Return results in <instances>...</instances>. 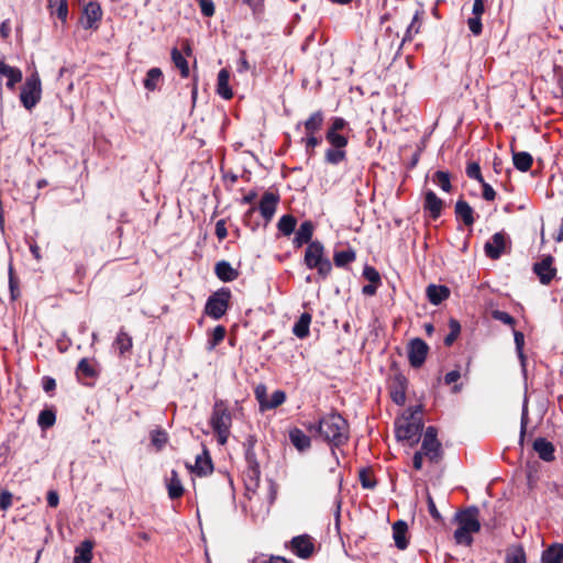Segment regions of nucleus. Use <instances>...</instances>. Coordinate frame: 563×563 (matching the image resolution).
Masks as SVG:
<instances>
[{"label":"nucleus","instance_id":"nucleus-41","mask_svg":"<svg viewBox=\"0 0 563 563\" xmlns=\"http://www.w3.org/2000/svg\"><path fill=\"white\" fill-rule=\"evenodd\" d=\"M346 158V152L342 148L331 147L328 148L324 155V159L328 164L336 165Z\"/></svg>","mask_w":563,"mask_h":563},{"label":"nucleus","instance_id":"nucleus-62","mask_svg":"<svg viewBox=\"0 0 563 563\" xmlns=\"http://www.w3.org/2000/svg\"><path fill=\"white\" fill-rule=\"evenodd\" d=\"M360 481L364 488H374L376 482L372 479L371 474L366 470L360 472Z\"/></svg>","mask_w":563,"mask_h":563},{"label":"nucleus","instance_id":"nucleus-39","mask_svg":"<svg viewBox=\"0 0 563 563\" xmlns=\"http://www.w3.org/2000/svg\"><path fill=\"white\" fill-rule=\"evenodd\" d=\"M162 77L163 73L159 68H151L144 79V87L150 91H154L157 88L158 82L162 80Z\"/></svg>","mask_w":563,"mask_h":563},{"label":"nucleus","instance_id":"nucleus-36","mask_svg":"<svg viewBox=\"0 0 563 563\" xmlns=\"http://www.w3.org/2000/svg\"><path fill=\"white\" fill-rule=\"evenodd\" d=\"M48 9L52 14H55L63 22L66 21L68 15L67 0H48Z\"/></svg>","mask_w":563,"mask_h":563},{"label":"nucleus","instance_id":"nucleus-61","mask_svg":"<svg viewBox=\"0 0 563 563\" xmlns=\"http://www.w3.org/2000/svg\"><path fill=\"white\" fill-rule=\"evenodd\" d=\"M305 143L306 151L308 153L312 152V150L321 143V140L317 137L314 134H307L306 139H302Z\"/></svg>","mask_w":563,"mask_h":563},{"label":"nucleus","instance_id":"nucleus-4","mask_svg":"<svg viewBox=\"0 0 563 563\" xmlns=\"http://www.w3.org/2000/svg\"><path fill=\"white\" fill-rule=\"evenodd\" d=\"M305 264L309 269H317L323 279L329 276L332 271V264L324 256V246L320 241H312L308 244L305 252Z\"/></svg>","mask_w":563,"mask_h":563},{"label":"nucleus","instance_id":"nucleus-57","mask_svg":"<svg viewBox=\"0 0 563 563\" xmlns=\"http://www.w3.org/2000/svg\"><path fill=\"white\" fill-rule=\"evenodd\" d=\"M77 374H82L86 377H93L96 372L87 358H81L77 365Z\"/></svg>","mask_w":563,"mask_h":563},{"label":"nucleus","instance_id":"nucleus-63","mask_svg":"<svg viewBox=\"0 0 563 563\" xmlns=\"http://www.w3.org/2000/svg\"><path fill=\"white\" fill-rule=\"evenodd\" d=\"M427 503H428V510H429L431 517L434 520L440 521L442 519V517H441L439 510L437 509L434 500L430 494H428V496H427Z\"/></svg>","mask_w":563,"mask_h":563},{"label":"nucleus","instance_id":"nucleus-20","mask_svg":"<svg viewBox=\"0 0 563 563\" xmlns=\"http://www.w3.org/2000/svg\"><path fill=\"white\" fill-rule=\"evenodd\" d=\"M533 450L537 452L539 457L545 462L554 460V445L545 438H538L533 442Z\"/></svg>","mask_w":563,"mask_h":563},{"label":"nucleus","instance_id":"nucleus-46","mask_svg":"<svg viewBox=\"0 0 563 563\" xmlns=\"http://www.w3.org/2000/svg\"><path fill=\"white\" fill-rule=\"evenodd\" d=\"M325 139L332 147L344 150L347 145V139L344 135L334 133L333 131H327Z\"/></svg>","mask_w":563,"mask_h":563},{"label":"nucleus","instance_id":"nucleus-13","mask_svg":"<svg viewBox=\"0 0 563 563\" xmlns=\"http://www.w3.org/2000/svg\"><path fill=\"white\" fill-rule=\"evenodd\" d=\"M279 199V195L273 191H265L262 196L258 211L266 221H271L274 217Z\"/></svg>","mask_w":563,"mask_h":563},{"label":"nucleus","instance_id":"nucleus-49","mask_svg":"<svg viewBox=\"0 0 563 563\" xmlns=\"http://www.w3.org/2000/svg\"><path fill=\"white\" fill-rule=\"evenodd\" d=\"M167 433L162 429H156L151 432V441L158 450L167 443Z\"/></svg>","mask_w":563,"mask_h":563},{"label":"nucleus","instance_id":"nucleus-17","mask_svg":"<svg viewBox=\"0 0 563 563\" xmlns=\"http://www.w3.org/2000/svg\"><path fill=\"white\" fill-rule=\"evenodd\" d=\"M443 200L440 199L434 191L428 190L424 195L423 208L430 212L432 219H438L441 216L443 208Z\"/></svg>","mask_w":563,"mask_h":563},{"label":"nucleus","instance_id":"nucleus-21","mask_svg":"<svg viewBox=\"0 0 563 563\" xmlns=\"http://www.w3.org/2000/svg\"><path fill=\"white\" fill-rule=\"evenodd\" d=\"M313 224L311 221H305L300 224L299 229L296 231L294 238V246L301 247L303 244H309L313 234Z\"/></svg>","mask_w":563,"mask_h":563},{"label":"nucleus","instance_id":"nucleus-29","mask_svg":"<svg viewBox=\"0 0 563 563\" xmlns=\"http://www.w3.org/2000/svg\"><path fill=\"white\" fill-rule=\"evenodd\" d=\"M324 122V114L321 110H318L310 114V117L303 122L306 134H316L321 130Z\"/></svg>","mask_w":563,"mask_h":563},{"label":"nucleus","instance_id":"nucleus-50","mask_svg":"<svg viewBox=\"0 0 563 563\" xmlns=\"http://www.w3.org/2000/svg\"><path fill=\"white\" fill-rule=\"evenodd\" d=\"M505 563H526V553L521 547L507 553Z\"/></svg>","mask_w":563,"mask_h":563},{"label":"nucleus","instance_id":"nucleus-47","mask_svg":"<svg viewBox=\"0 0 563 563\" xmlns=\"http://www.w3.org/2000/svg\"><path fill=\"white\" fill-rule=\"evenodd\" d=\"M225 336V328L223 325H217L211 334V338L208 341V349L213 350L218 344H220Z\"/></svg>","mask_w":563,"mask_h":563},{"label":"nucleus","instance_id":"nucleus-59","mask_svg":"<svg viewBox=\"0 0 563 563\" xmlns=\"http://www.w3.org/2000/svg\"><path fill=\"white\" fill-rule=\"evenodd\" d=\"M13 495L9 490L0 492V509L8 510L12 506Z\"/></svg>","mask_w":563,"mask_h":563},{"label":"nucleus","instance_id":"nucleus-32","mask_svg":"<svg viewBox=\"0 0 563 563\" xmlns=\"http://www.w3.org/2000/svg\"><path fill=\"white\" fill-rule=\"evenodd\" d=\"M514 166L520 172H528L533 163L531 154L528 152H515L512 150Z\"/></svg>","mask_w":563,"mask_h":563},{"label":"nucleus","instance_id":"nucleus-9","mask_svg":"<svg viewBox=\"0 0 563 563\" xmlns=\"http://www.w3.org/2000/svg\"><path fill=\"white\" fill-rule=\"evenodd\" d=\"M511 241L504 232L495 233L484 245L485 254L490 260H498L503 253L510 249Z\"/></svg>","mask_w":563,"mask_h":563},{"label":"nucleus","instance_id":"nucleus-12","mask_svg":"<svg viewBox=\"0 0 563 563\" xmlns=\"http://www.w3.org/2000/svg\"><path fill=\"white\" fill-rule=\"evenodd\" d=\"M290 549L298 558L309 559L314 552V544L309 534H301L291 539Z\"/></svg>","mask_w":563,"mask_h":563},{"label":"nucleus","instance_id":"nucleus-26","mask_svg":"<svg viewBox=\"0 0 563 563\" xmlns=\"http://www.w3.org/2000/svg\"><path fill=\"white\" fill-rule=\"evenodd\" d=\"M563 562V544L553 543L543 551L541 563H562Z\"/></svg>","mask_w":563,"mask_h":563},{"label":"nucleus","instance_id":"nucleus-3","mask_svg":"<svg viewBox=\"0 0 563 563\" xmlns=\"http://www.w3.org/2000/svg\"><path fill=\"white\" fill-rule=\"evenodd\" d=\"M421 413L422 407L417 406L408 417H404L401 421L396 423V438L398 440L411 441V445L419 441L423 428Z\"/></svg>","mask_w":563,"mask_h":563},{"label":"nucleus","instance_id":"nucleus-40","mask_svg":"<svg viewBox=\"0 0 563 563\" xmlns=\"http://www.w3.org/2000/svg\"><path fill=\"white\" fill-rule=\"evenodd\" d=\"M356 254L355 251L352 249L339 251L334 253L333 261L335 266L338 267H344L347 264L355 261Z\"/></svg>","mask_w":563,"mask_h":563},{"label":"nucleus","instance_id":"nucleus-10","mask_svg":"<svg viewBox=\"0 0 563 563\" xmlns=\"http://www.w3.org/2000/svg\"><path fill=\"white\" fill-rule=\"evenodd\" d=\"M553 263L554 257L552 255H544L541 261L533 264L532 271L542 285H549L556 276L558 271Z\"/></svg>","mask_w":563,"mask_h":563},{"label":"nucleus","instance_id":"nucleus-35","mask_svg":"<svg viewBox=\"0 0 563 563\" xmlns=\"http://www.w3.org/2000/svg\"><path fill=\"white\" fill-rule=\"evenodd\" d=\"M296 225L297 219L291 214H285L279 219L277 223V229L285 236H289L291 233L295 232Z\"/></svg>","mask_w":563,"mask_h":563},{"label":"nucleus","instance_id":"nucleus-6","mask_svg":"<svg viewBox=\"0 0 563 563\" xmlns=\"http://www.w3.org/2000/svg\"><path fill=\"white\" fill-rule=\"evenodd\" d=\"M245 449V461L247 467L244 471V483L249 492H256L260 487L261 482V468L254 451V440L249 439L244 444Z\"/></svg>","mask_w":563,"mask_h":563},{"label":"nucleus","instance_id":"nucleus-25","mask_svg":"<svg viewBox=\"0 0 563 563\" xmlns=\"http://www.w3.org/2000/svg\"><path fill=\"white\" fill-rule=\"evenodd\" d=\"M0 75L8 78L7 87L13 89L18 82L22 80V71L19 68L7 65L0 62Z\"/></svg>","mask_w":563,"mask_h":563},{"label":"nucleus","instance_id":"nucleus-55","mask_svg":"<svg viewBox=\"0 0 563 563\" xmlns=\"http://www.w3.org/2000/svg\"><path fill=\"white\" fill-rule=\"evenodd\" d=\"M466 175L470 178L476 179L481 184H484V178L482 176L481 167H479L478 163L473 162V163L468 164L467 167H466Z\"/></svg>","mask_w":563,"mask_h":563},{"label":"nucleus","instance_id":"nucleus-56","mask_svg":"<svg viewBox=\"0 0 563 563\" xmlns=\"http://www.w3.org/2000/svg\"><path fill=\"white\" fill-rule=\"evenodd\" d=\"M492 317L507 325L515 327L516 320L508 312L501 310H494Z\"/></svg>","mask_w":563,"mask_h":563},{"label":"nucleus","instance_id":"nucleus-48","mask_svg":"<svg viewBox=\"0 0 563 563\" xmlns=\"http://www.w3.org/2000/svg\"><path fill=\"white\" fill-rule=\"evenodd\" d=\"M529 417H528V399L526 398L522 406V412H521V421H520V438H519V444L522 446L525 441V435L527 431Z\"/></svg>","mask_w":563,"mask_h":563},{"label":"nucleus","instance_id":"nucleus-38","mask_svg":"<svg viewBox=\"0 0 563 563\" xmlns=\"http://www.w3.org/2000/svg\"><path fill=\"white\" fill-rule=\"evenodd\" d=\"M423 14L424 11L422 8L416 11L412 21L406 31L404 42L411 41L413 35L419 33Z\"/></svg>","mask_w":563,"mask_h":563},{"label":"nucleus","instance_id":"nucleus-14","mask_svg":"<svg viewBox=\"0 0 563 563\" xmlns=\"http://www.w3.org/2000/svg\"><path fill=\"white\" fill-rule=\"evenodd\" d=\"M102 10L99 3L89 2L84 8V15L81 18V24L84 29H97L98 22L101 20Z\"/></svg>","mask_w":563,"mask_h":563},{"label":"nucleus","instance_id":"nucleus-54","mask_svg":"<svg viewBox=\"0 0 563 563\" xmlns=\"http://www.w3.org/2000/svg\"><path fill=\"white\" fill-rule=\"evenodd\" d=\"M254 395L260 404V410L264 411V405L268 400L266 386L264 384H258L254 389Z\"/></svg>","mask_w":563,"mask_h":563},{"label":"nucleus","instance_id":"nucleus-37","mask_svg":"<svg viewBox=\"0 0 563 563\" xmlns=\"http://www.w3.org/2000/svg\"><path fill=\"white\" fill-rule=\"evenodd\" d=\"M170 55L173 63L180 70L181 77L187 78L190 73L189 65L186 58L183 56L181 52L178 48L174 47L172 49Z\"/></svg>","mask_w":563,"mask_h":563},{"label":"nucleus","instance_id":"nucleus-28","mask_svg":"<svg viewBox=\"0 0 563 563\" xmlns=\"http://www.w3.org/2000/svg\"><path fill=\"white\" fill-rule=\"evenodd\" d=\"M289 439L292 445L299 451H305L311 445L310 438L298 428L289 431Z\"/></svg>","mask_w":563,"mask_h":563},{"label":"nucleus","instance_id":"nucleus-31","mask_svg":"<svg viewBox=\"0 0 563 563\" xmlns=\"http://www.w3.org/2000/svg\"><path fill=\"white\" fill-rule=\"evenodd\" d=\"M113 345L119 351V354L123 356L126 352H130V350L132 349L133 341L131 335L126 331H124V329H120L113 342Z\"/></svg>","mask_w":563,"mask_h":563},{"label":"nucleus","instance_id":"nucleus-1","mask_svg":"<svg viewBox=\"0 0 563 563\" xmlns=\"http://www.w3.org/2000/svg\"><path fill=\"white\" fill-rule=\"evenodd\" d=\"M309 432L318 433L332 446H341L349 440V423L338 412H331L322 417L318 423L307 426Z\"/></svg>","mask_w":563,"mask_h":563},{"label":"nucleus","instance_id":"nucleus-44","mask_svg":"<svg viewBox=\"0 0 563 563\" xmlns=\"http://www.w3.org/2000/svg\"><path fill=\"white\" fill-rule=\"evenodd\" d=\"M450 333L444 338V344L451 346L461 333V324L455 319L449 321Z\"/></svg>","mask_w":563,"mask_h":563},{"label":"nucleus","instance_id":"nucleus-53","mask_svg":"<svg viewBox=\"0 0 563 563\" xmlns=\"http://www.w3.org/2000/svg\"><path fill=\"white\" fill-rule=\"evenodd\" d=\"M9 288H10V292H11V299L15 300L19 297L20 291H19V280L14 275L12 265L9 266Z\"/></svg>","mask_w":563,"mask_h":563},{"label":"nucleus","instance_id":"nucleus-16","mask_svg":"<svg viewBox=\"0 0 563 563\" xmlns=\"http://www.w3.org/2000/svg\"><path fill=\"white\" fill-rule=\"evenodd\" d=\"M419 452L427 457L431 463H439L443 457V450L441 442L422 440Z\"/></svg>","mask_w":563,"mask_h":563},{"label":"nucleus","instance_id":"nucleus-33","mask_svg":"<svg viewBox=\"0 0 563 563\" xmlns=\"http://www.w3.org/2000/svg\"><path fill=\"white\" fill-rule=\"evenodd\" d=\"M311 323V314L303 312L292 328V333L299 338L305 339L309 335V325Z\"/></svg>","mask_w":563,"mask_h":563},{"label":"nucleus","instance_id":"nucleus-27","mask_svg":"<svg viewBox=\"0 0 563 563\" xmlns=\"http://www.w3.org/2000/svg\"><path fill=\"white\" fill-rule=\"evenodd\" d=\"M230 74L227 69H221L218 74L217 92L223 99L229 100L233 97L232 89L229 86Z\"/></svg>","mask_w":563,"mask_h":563},{"label":"nucleus","instance_id":"nucleus-5","mask_svg":"<svg viewBox=\"0 0 563 563\" xmlns=\"http://www.w3.org/2000/svg\"><path fill=\"white\" fill-rule=\"evenodd\" d=\"M231 423L232 416L228 405L223 400H217L212 409L210 424L217 434L220 444L227 443Z\"/></svg>","mask_w":563,"mask_h":563},{"label":"nucleus","instance_id":"nucleus-30","mask_svg":"<svg viewBox=\"0 0 563 563\" xmlns=\"http://www.w3.org/2000/svg\"><path fill=\"white\" fill-rule=\"evenodd\" d=\"M167 493L170 499L180 498L184 494V486L175 470L172 471L170 477L167 481Z\"/></svg>","mask_w":563,"mask_h":563},{"label":"nucleus","instance_id":"nucleus-11","mask_svg":"<svg viewBox=\"0 0 563 563\" xmlns=\"http://www.w3.org/2000/svg\"><path fill=\"white\" fill-rule=\"evenodd\" d=\"M429 352L428 344L419 338H415L408 345V360L413 368H419L426 362Z\"/></svg>","mask_w":563,"mask_h":563},{"label":"nucleus","instance_id":"nucleus-8","mask_svg":"<svg viewBox=\"0 0 563 563\" xmlns=\"http://www.w3.org/2000/svg\"><path fill=\"white\" fill-rule=\"evenodd\" d=\"M230 299V289L220 288L208 298L205 312L216 320L220 319L227 312Z\"/></svg>","mask_w":563,"mask_h":563},{"label":"nucleus","instance_id":"nucleus-43","mask_svg":"<svg viewBox=\"0 0 563 563\" xmlns=\"http://www.w3.org/2000/svg\"><path fill=\"white\" fill-rule=\"evenodd\" d=\"M433 183H435L443 191L450 192L452 189L450 175L446 172L438 170L434 173Z\"/></svg>","mask_w":563,"mask_h":563},{"label":"nucleus","instance_id":"nucleus-7","mask_svg":"<svg viewBox=\"0 0 563 563\" xmlns=\"http://www.w3.org/2000/svg\"><path fill=\"white\" fill-rule=\"evenodd\" d=\"M42 98V84L37 71L31 74L21 88L20 100L26 110H32Z\"/></svg>","mask_w":563,"mask_h":563},{"label":"nucleus","instance_id":"nucleus-22","mask_svg":"<svg viewBox=\"0 0 563 563\" xmlns=\"http://www.w3.org/2000/svg\"><path fill=\"white\" fill-rule=\"evenodd\" d=\"M188 467L199 476L208 475L213 471L212 461L207 451L197 455L195 466Z\"/></svg>","mask_w":563,"mask_h":563},{"label":"nucleus","instance_id":"nucleus-52","mask_svg":"<svg viewBox=\"0 0 563 563\" xmlns=\"http://www.w3.org/2000/svg\"><path fill=\"white\" fill-rule=\"evenodd\" d=\"M363 276L371 283V284H375V285H380L382 284V278H380V274L378 273V271L373 267V266H369V265H366L363 269Z\"/></svg>","mask_w":563,"mask_h":563},{"label":"nucleus","instance_id":"nucleus-18","mask_svg":"<svg viewBox=\"0 0 563 563\" xmlns=\"http://www.w3.org/2000/svg\"><path fill=\"white\" fill-rule=\"evenodd\" d=\"M408 525L404 520H398L393 525V539L395 541V545L399 550H406L408 547Z\"/></svg>","mask_w":563,"mask_h":563},{"label":"nucleus","instance_id":"nucleus-19","mask_svg":"<svg viewBox=\"0 0 563 563\" xmlns=\"http://www.w3.org/2000/svg\"><path fill=\"white\" fill-rule=\"evenodd\" d=\"M428 300L432 305H440L442 301L449 298L450 289L444 285L430 284L426 289Z\"/></svg>","mask_w":563,"mask_h":563},{"label":"nucleus","instance_id":"nucleus-60","mask_svg":"<svg viewBox=\"0 0 563 563\" xmlns=\"http://www.w3.org/2000/svg\"><path fill=\"white\" fill-rule=\"evenodd\" d=\"M197 1L200 5L201 13L205 16L209 18L214 14V4H213L212 0H197Z\"/></svg>","mask_w":563,"mask_h":563},{"label":"nucleus","instance_id":"nucleus-58","mask_svg":"<svg viewBox=\"0 0 563 563\" xmlns=\"http://www.w3.org/2000/svg\"><path fill=\"white\" fill-rule=\"evenodd\" d=\"M470 31L474 35H479L483 31V25L479 16H473L467 20Z\"/></svg>","mask_w":563,"mask_h":563},{"label":"nucleus","instance_id":"nucleus-64","mask_svg":"<svg viewBox=\"0 0 563 563\" xmlns=\"http://www.w3.org/2000/svg\"><path fill=\"white\" fill-rule=\"evenodd\" d=\"M482 187H483V198L488 201L494 200L496 197V191L494 190V188L489 184H487L485 180H484V184H482Z\"/></svg>","mask_w":563,"mask_h":563},{"label":"nucleus","instance_id":"nucleus-2","mask_svg":"<svg viewBox=\"0 0 563 563\" xmlns=\"http://www.w3.org/2000/svg\"><path fill=\"white\" fill-rule=\"evenodd\" d=\"M479 510L472 506L455 514L457 528L454 531V539L457 544L471 545L473 542L472 533L481 530Z\"/></svg>","mask_w":563,"mask_h":563},{"label":"nucleus","instance_id":"nucleus-42","mask_svg":"<svg viewBox=\"0 0 563 563\" xmlns=\"http://www.w3.org/2000/svg\"><path fill=\"white\" fill-rule=\"evenodd\" d=\"M56 416L55 412L51 409H44L40 412L37 418L38 426L45 430L55 424Z\"/></svg>","mask_w":563,"mask_h":563},{"label":"nucleus","instance_id":"nucleus-45","mask_svg":"<svg viewBox=\"0 0 563 563\" xmlns=\"http://www.w3.org/2000/svg\"><path fill=\"white\" fill-rule=\"evenodd\" d=\"M286 400V394L283 390H276L273 393L272 397L265 402L264 411L272 410L280 405H283Z\"/></svg>","mask_w":563,"mask_h":563},{"label":"nucleus","instance_id":"nucleus-15","mask_svg":"<svg viewBox=\"0 0 563 563\" xmlns=\"http://www.w3.org/2000/svg\"><path fill=\"white\" fill-rule=\"evenodd\" d=\"M407 386L408 380L402 374L398 373L393 377L389 389L390 397L395 404L400 406L405 404Z\"/></svg>","mask_w":563,"mask_h":563},{"label":"nucleus","instance_id":"nucleus-24","mask_svg":"<svg viewBox=\"0 0 563 563\" xmlns=\"http://www.w3.org/2000/svg\"><path fill=\"white\" fill-rule=\"evenodd\" d=\"M455 214L459 219L463 221L466 227H471L474 224L475 219L473 216V208L468 205L467 201L460 199L455 203Z\"/></svg>","mask_w":563,"mask_h":563},{"label":"nucleus","instance_id":"nucleus-23","mask_svg":"<svg viewBox=\"0 0 563 563\" xmlns=\"http://www.w3.org/2000/svg\"><path fill=\"white\" fill-rule=\"evenodd\" d=\"M214 273L217 277L224 283L233 282L239 276L238 271L227 261L218 262L214 267Z\"/></svg>","mask_w":563,"mask_h":563},{"label":"nucleus","instance_id":"nucleus-51","mask_svg":"<svg viewBox=\"0 0 563 563\" xmlns=\"http://www.w3.org/2000/svg\"><path fill=\"white\" fill-rule=\"evenodd\" d=\"M251 563H292V562L289 560H286L283 556L260 554V555L255 556Z\"/></svg>","mask_w":563,"mask_h":563},{"label":"nucleus","instance_id":"nucleus-34","mask_svg":"<svg viewBox=\"0 0 563 563\" xmlns=\"http://www.w3.org/2000/svg\"><path fill=\"white\" fill-rule=\"evenodd\" d=\"M92 543L88 540L84 541L77 549L74 563H91Z\"/></svg>","mask_w":563,"mask_h":563}]
</instances>
